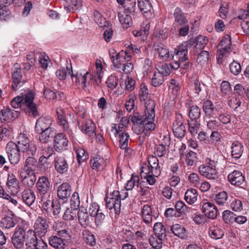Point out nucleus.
<instances>
[{"instance_id": "nucleus-1", "label": "nucleus", "mask_w": 249, "mask_h": 249, "mask_svg": "<svg viewBox=\"0 0 249 249\" xmlns=\"http://www.w3.org/2000/svg\"><path fill=\"white\" fill-rule=\"evenodd\" d=\"M117 2L123 6L124 12L118 13V16L123 28H127L132 24L131 16L135 15V0H116Z\"/></svg>"}, {"instance_id": "nucleus-2", "label": "nucleus", "mask_w": 249, "mask_h": 249, "mask_svg": "<svg viewBox=\"0 0 249 249\" xmlns=\"http://www.w3.org/2000/svg\"><path fill=\"white\" fill-rule=\"evenodd\" d=\"M17 139V145L22 152L32 156L36 154V146L34 143L30 142V140L25 134L20 133Z\"/></svg>"}, {"instance_id": "nucleus-3", "label": "nucleus", "mask_w": 249, "mask_h": 249, "mask_svg": "<svg viewBox=\"0 0 249 249\" xmlns=\"http://www.w3.org/2000/svg\"><path fill=\"white\" fill-rule=\"evenodd\" d=\"M26 229L23 227L18 226L15 230L11 238V243L17 249H22L26 242Z\"/></svg>"}, {"instance_id": "nucleus-4", "label": "nucleus", "mask_w": 249, "mask_h": 249, "mask_svg": "<svg viewBox=\"0 0 249 249\" xmlns=\"http://www.w3.org/2000/svg\"><path fill=\"white\" fill-rule=\"evenodd\" d=\"M22 97V104L26 106L24 110L30 116L36 117L38 115L36 105L34 103V94L31 91Z\"/></svg>"}, {"instance_id": "nucleus-5", "label": "nucleus", "mask_w": 249, "mask_h": 249, "mask_svg": "<svg viewBox=\"0 0 249 249\" xmlns=\"http://www.w3.org/2000/svg\"><path fill=\"white\" fill-rule=\"evenodd\" d=\"M5 151L10 162L14 165L18 164L20 160V149L17 146L16 143L9 142L7 143Z\"/></svg>"}, {"instance_id": "nucleus-6", "label": "nucleus", "mask_w": 249, "mask_h": 249, "mask_svg": "<svg viewBox=\"0 0 249 249\" xmlns=\"http://www.w3.org/2000/svg\"><path fill=\"white\" fill-rule=\"evenodd\" d=\"M131 121L133 123L132 129L137 134H140L144 132V121L146 120V116L141 115L138 112L135 113L133 115H130Z\"/></svg>"}, {"instance_id": "nucleus-7", "label": "nucleus", "mask_w": 249, "mask_h": 249, "mask_svg": "<svg viewBox=\"0 0 249 249\" xmlns=\"http://www.w3.org/2000/svg\"><path fill=\"white\" fill-rule=\"evenodd\" d=\"M34 228L35 230L34 231L37 234V236L40 237L44 236L48 232L49 228L47 219L42 216L38 217L35 222Z\"/></svg>"}, {"instance_id": "nucleus-8", "label": "nucleus", "mask_w": 249, "mask_h": 249, "mask_svg": "<svg viewBox=\"0 0 249 249\" xmlns=\"http://www.w3.org/2000/svg\"><path fill=\"white\" fill-rule=\"evenodd\" d=\"M69 141L63 133H58L54 136L53 147L55 151L60 152L67 149Z\"/></svg>"}, {"instance_id": "nucleus-9", "label": "nucleus", "mask_w": 249, "mask_h": 249, "mask_svg": "<svg viewBox=\"0 0 249 249\" xmlns=\"http://www.w3.org/2000/svg\"><path fill=\"white\" fill-rule=\"evenodd\" d=\"M36 187L40 196L50 194L51 185L47 177L45 176L40 177L36 182Z\"/></svg>"}, {"instance_id": "nucleus-10", "label": "nucleus", "mask_w": 249, "mask_h": 249, "mask_svg": "<svg viewBox=\"0 0 249 249\" xmlns=\"http://www.w3.org/2000/svg\"><path fill=\"white\" fill-rule=\"evenodd\" d=\"M202 211L205 216L209 218L214 219L217 216L218 210L216 206L213 203L207 202L203 204Z\"/></svg>"}, {"instance_id": "nucleus-11", "label": "nucleus", "mask_w": 249, "mask_h": 249, "mask_svg": "<svg viewBox=\"0 0 249 249\" xmlns=\"http://www.w3.org/2000/svg\"><path fill=\"white\" fill-rule=\"evenodd\" d=\"M17 222V216L12 211H8L0 221L1 227L6 229L14 227Z\"/></svg>"}, {"instance_id": "nucleus-12", "label": "nucleus", "mask_w": 249, "mask_h": 249, "mask_svg": "<svg viewBox=\"0 0 249 249\" xmlns=\"http://www.w3.org/2000/svg\"><path fill=\"white\" fill-rule=\"evenodd\" d=\"M231 41L230 36L228 35H225L218 45V47H221L219 49V55L223 56L226 55V53H230L231 51Z\"/></svg>"}, {"instance_id": "nucleus-13", "label": "nucleus", "mask_w": 249, "mask_h": 249, "mask_svg": "<svg viewBox=\"0 0 249 249\" xmlns=\"http://www.w3.org/2000/svg\"><path fill=\"white\" fill-rule=\"evenodd\" d=\"M52 123V120L49 117H40L36 122L35 131L37 133L42 132V131L50 128Z\"/></svg>"}, {"instance_id": "nucleus-14", "label": "nucleus", "mask_w": 249, "mask_h": 249, "mask_svg": "<svg viewBox=\"0 0 249 249\" xmlns=\"http://www.w3.org/2000/svg\"><path fill=\"white\" fill-rule=\"evenodd\" d=\"M199 172L203 176L209 179H216L218 178V175L215 168L210 166L201 165L199 167Z\"/></svg>"}, {"instance_id": "nucleus-15", "label": "nucleus", "mask_w": 249, "mask_h": 249, "mask_svg": "<svg viewBox=\"0 0 249 249\" xmlns=\"http://www.w3.org/2000/svg\"><path fill=\"white\" fill-rule=\"evenodd\" d=\"M19 115V112L7 107L0 112V120L2 123L8 120L16 119Z\"/></svg>"}, {"instance_id": "nucleus-16", "label": "nucleus", "mask_w": 249, "mask_h": 249, "mask_svg": "<svg viewBox=\"0 0 249 249\" xmlns=\"http://www.w3.org/2000/svg\"><path fill=\"white\" fill-rule=\"evenodd\" d=\"M54 162L55 169L58 173L62 174L68 172L69 164L64 157L57 156Z\"/></svg>"}, {"instance_id": "nucleus-17", "label": "nucleus", "mask_w": 249, "mask_h": 249, "mask_svg": "<svg viewBox=\"0 0 249 249\" xmlns=\"http://www.w3.org/2000/svg\"><path fill=\"white\" fill-rule=\"evenodd\" d=\"M153 230L155 235L159 240V243L156 245V247L161 248L162 240L166 236V229L161 223L157 222L154 224Z\"/></svg>"}, {"instance_id": "nucleus-18", "label": "nucleus", "mask_w": 249, "mask_h": 249, "mask_svg": "<svg viewBox=\"0 0 249 249\" xmlns=\"http://www.w3.org/2000/svg\"><path fill=\"white\" fill-rule=\"evenodd\" d=\"M188 51L183 45H179L178 48L174 49V54L172 59H176L179 63L185 62L188 60Z\"/></svg>"}, {"instance_id": "nucleus-19", "label": "nucleus", "mask_w": 249, "mask_h": 249, "mask_svg": "<svg viewBox=\"0 0 249 249\" xmlns=\"http://www.w3.org/2000/svg\"><path fill=\"white\" fill-rule=\"evenodd\" d=\"M78 124L81 131L88 135L89 136L92 137L94 134H95L96 128L95 124L92 120H89L85 123L83 122L81 124L78 123Z\"/></svg>"}, {"instance_id": "nucleus-20", "label": "nucleus", "mask_w": 249, "mask_h": 249, "mask_svg": "<svg viewBox=\"0 0 249 249\" xmlns=\"http://www.w3.org/2000/svg\"><path fill=\"white\" fill-rule=\"evenodd\" d=\"M228 178L231 184L236 186H240L245 181V178L242 173L236 170L230 173L228 176Z\"/></svg>"}, {"instance_id": "nucleus-21", "label": "nucleus", "mask_w": 249, "mask_h": 249, "mask_svg": "<svg viewBox=\"0 0 249 249\" xmlns=\"http://www.w3.org/2000/svg\"><path fill=\"white\" fill-rule=\"evenodd\" d=\"M71 186L69 183L63 182L57 188V195L60 199L64 200L71 194Z\"/></svg>"}, {"instance_id": "nucleus-22", "label": "nucleus", "mask_w": 249, "mask_h": 249, "mask_svg": "<svg viewBox=\"0 0 249 249\" xmlns=\"http://www.w3.org/2000/svg\"><path fill=\"white\" fill-rule=\"evenodd\" d=\"M105 201L106 202V207L109 210H111L113 208L115 213L117 214L120 213L121 203L119 199L107 196L105 198Z\"/></svg>"}, {"instance_id": "nucleus-23", "label": "nucleus", "mask_w": 249, "mask_h": 249, "mask_svg": "<svg viewBox=\"0 0 249 249\" xmlns=\"http://www.w3.org/2000/svg\"><path fill=\"white\" fill-rule=\"evenodd\" d=\"M37 234L33 230H26V242H25L26 246L33 249L39 240L37 239Z\"/></svg>"}, {"instance_id": "nucleus-24", "label": "nucleus", "mask_w": 249, "mask_h": 249, "mask_svg": "<svg viewBox=\"0 0 249 249\" xmlns=\"http://www.w3.org/2000/svg\"><path fill=\"white\" fill-rule=\"evenodd\" d=\"M138 6L146 17L151 16L152 6L149 0H137Z\"/></svg>"}, {"instance_id": "nucleus-25", "label": "nucleus", "mask_w": 249, "mask_h": 249, "mask_svg": "<svg viewBox=\"0 0 249 249\" xmlns=\"http://www.w3.org/2000/svg\"><path fill=\"white\" fill-rule=\"evenodd\" d=\"M164 140H167L165 143H161L157 144L155 147L154 154L159 157H163L166 154V146H169L170 144V138L168 136H164Z\"/></svg>"}, {"instance_id": "nucleus-26", "label": "nucleus", "mask_w": 249, "mask_h": 249, "mask_svg": "<svg viewBox=\"0 0 249 249\" xmlns=\"http://www.w3.org/2000/svg\"><path fill=\"white\" fill-rule=\"evenodd\" d=\"M173 131L176 137L180 139L184 137L186 129L183 122L175 121L173 125Z\"/></svg>"}, {"instance_id": "nucleus-27", "label": "nucleus", "mask_w": 249, "mask_h": 249, "mask_svg": "<svg viewBox=\"0 0 249 249\" xmlns=\"http://www.w3.org/2000/svg\"><path fill=\"white\" fill-rule=\"evenodd\" d=\"M175 18V22L174 23V27L183 25L188 23V20L185 18L184 13L178 8H177L174 13Z\"/></svg>"}, {"instance_id": "nucleus-28", "label": "nucleus", "mask_w": 249, "mask_h": 249, "mask_svg": "<svg viewBox=\"0 0 249 249\" xmlns=\"http://www.w3.org/2000/svg\"><path fill=\"white\" fill-rule=\"evenodd\" d=\"M144 102L145 116H148V118L150 120L154 119L155 117V102L152 99H148Z\"/></svg>"}, {"instance_id": "nucleus-29", "label": "nucleus", "mask_w": 249, "mask_h": 249, "mask_svg": "<svg viewBox=\"0 0 249 249\" xmlns=\"http://www.w3.org/2000/svg\"><path fill=\"white\" fill-rule=\"evenodd\" d=\"M154 50L157 51L159 52V56L160 58H164L165 60H169L172 59V54H170L169 52L168 49L164 48V45L161 43H158L154 44L153 46Z\"/></svg>"}, {"instance_id": "nucleus-30", "label": "nucleus", "mask_w": 249, "mask_h": 249, "mask_svg": "<svg viewBox=\"0 0 249 249\" xmlns=\"http://www.w3.org/2000/svg\"><path fill=\"white\" fill-rule=\"evenodd\" d=\"M21 196L23 202L29 206L34 203L36 199L34 192L30 189H25L22 192Z\"/></svg>"}, {"instance_id": "nucleus-31", "label": "nucleus", "mask_w": 249, "mask_h": 249, "mask_svg": "<svg viewBox=\"0 0 249 249\" xmlns=\"http://www.w3.org/2000/svg\"><path fill=\"white\" fill-rule=\"evenodd\" d=\"M78 221L80 225L86 228L90 223V220L87 209L79 210L78 212Z\"/></svg>"}, {"instance_id": "nucleus-32", "label": "nucleus", "mask_w": 249, "mask_h": 249, "mask_svg": "<svg viewBox=\"0 0 249 249\" xmlns=\"http://www.w3.org/2000/svg\"><path fill=\"white\" fill-rule=\"evenodd\" d=\"M241 143L238 141L234 142L231 145V156L235 159H239L243 153V147Z\"/></svg>"}, {"instance_id": "nucleus-33", "label": "nucleus", "mask_w": 249, "mask_h": 249, "mask_svg": "<svg viewBox=\"0 0 249 249\" xmlns=\"http://www.w3.org/2000/svg\"><path fill=\"white\" fill-rule=\"evenodd\" d=\"M49 243L50 245L56 249H64L65 243L60 237L52 236L49 239Z\"/></svg>"}, {"instance_id": "nucleus-34", "label": "nucleus", "mask_w": 249, "mask_h": 249, "mask_svg": "<svg viewBox=\"0 0 249 249\" xmlns=\"http://www.w3.org/2000/svg\"><path fill=\"white\" fill-rule=\"evenodd\" d=\"M67 5L64 8L67 12H73L82 6L81 0H66Z\"/></svg>"}, {"instance_id": "nucleus-35", "label": "nucleus", "mask_w": 249, "mask_h": 249, "mask_svg": "<svg viewBox=\"0 0 249 249\" xmlns=\"http://www.w3.org/2000/svg\"><path fill=\"white\" fill-rule=\"evenodd\" d=\"M39 140L42 143H46L50 138H54L56 135L54 130L53 128L50 127L46 130L42 131V132L39 133Z\"/></svg>"}, {"instance_id": "nucleus-36", "label": "nucleus", "mask_w": 249, "mask_h": 249, "mask_svg": "<svg viewBox=\"0 0 249 249\" xmlns=\"http://www.w3.org/2000/svg\"><path fill=\"white\" fill-rule=\"evenodd\" d=\"M22 76L21 74V69H18L14 71L12 74V78L13 84H12V88L13 90H17L18 89V87L21 86L19 84L21 83V80Z\"/></svg>"}, {"instance_id": "nucleus-37", "label": "nucleus", "mask_w": 249, "mask_h": 249, "mask_svg": "<svg viewBox=\"0 0 249 249\" xmlns=\"http://www.w3.org/2000/svg\"><path fill=\"white\" fill-rule=\"evenodd\" d=\"M197 195L196 189L193 188L188 189L185 194V200L189 204H193L197 199Z\"/></svg>"}, {"instance_id": "nucleus-38", "label": "nucleus", "mask_w": 249, "mask_h": 249, "mask_svg": "<svg viewBox=\"0 0 249 249\" xmlns=\"http://www.w3.org/2000/svg\"><path fill=\"white\" fill-rule=\"evenodd\" d=\"M83 238L88 245L93 247L96 244V239L94 235L89 230H85L82 232Z\"/></svg>"}, {"instance_id": "nucleus-39", "label": "nucleus", "mask_w": 249, "mask_h": 249, "mask_svg": "<svg viewBox=\"0 0 249 249\" xmlns=\"http://www.w3.org/2000/svg\"><path fill=\"white\" fill-rule=\"evenodd\" d=\"M209 233L211 238L215 240H217L223 237L224 231L219 228L213 227L210 228Z\"/></svg>"}, {"instance_id": "nucleus-40", "label": "nucleus", "mask_w": 249, "mask_h": 249, "mask_svg": "<svg viewBox=\"0 0 249 249\" xmlns=\"http://www.w3.org/2000/svg\"><path fill=\"white\" fill-rule=\"evenodd\" d=\"M171 231L176 236L180 238H184L185 235V228L179 224H174L171 227Z\"/></svg>"}, {"instance_id": "nucleus-41", "label": "nucleus", "mask_w": 249, "mask_h": 249, "mask_svg": "<svg viewBox=\"0 0 249 249\" xmlns=\"http://www.w3.org/2000/svg\"><path fill=\"white\" fill-rule=\"evenodd\" d=\"M203 110L206 116L209 117L212 116L214 110L213 102L210 100L204 101L203 105Z\"/></svg>"}, {"instance_id": "nucleus-42", "label": "nucleus", "mask_w": 249, "mask_h": 249, "mask_svg": "<svg viewBox=\"0 0 249 249\" xmlns=\"http://www.w3.org/2000/svg\"><path fill=\"white\" fill-rule=\"evenodd\" d=\"M69 74L72 78H73L74 77L75 78V82L76 83H80L81 82L82 83H83L84 86H85L86 82L87 80V77L88 75L89 74V72H87L85 74H84V75H82V74L80 73L77 72L75 75L73 74L72 71H69ZM72 80L74 81L73 79H72Z\"/></svg>"}, {"instance_id": "nucleus-43", "label": "nucleus", "mask_w": 249, "mask_h": 249, "mask_svg": "<svg viewBox=\"0 0 249 249\" xmlns=\"http://www.w3.org/2000/svg\"><path fill=\"white\" fill-rule=\"evenodd\" d=\"M56 112L58 117V123L59 125L63 126L64 128L68 127V124L66 120L63 109L61 108H58L56 109Z\"/></svg>"}, {"instance_id": "nucleus-44", "label": "nucleus", "mask_w": 249, "mask_h": 249, "mask_svg": "<svg viewBox=\"0 0 249 249\" xmlns=\"http://www.w3.org/2000/svg\"><path fill=\"white\" fill-rule=\"evenodd\" d=\"M104 164V159L99 157H95L90 160V165L93 169L102 170Z\"/></svg>"}, {"instance_id": "nucleus-45", "label": "nucleus", "mask_w": 249, "mask_h": 249, "mask_svg": "<svg viewBox=\"0 0 249 249\" xmlns=\"http://www.w3.org/2000/svg\"><path fill=\"white\" fill-rule=\"evenodd\" d=\"M201 115V110L197 106L193 105L190 107L189 116L191 120H198Z\"/></svg>"}, {"instance_id": "nucleus-46", "label": "nucleus", "mask_w": 249, "mask_h": 249, "mask_svg": "<svg viewBox=\"0 0 249 249\" xmlns=\"http://www.w3.org/2000/svg\"><path fill=\"white\" fill-rule=\"evenodd\" d=\"M64 203L60 201L58 199H56L54 202L52 203L53 209V213L54 215L59 216V214L65 209L64 206Z\"/></svg>"}, {"instance_id": "nucleus-47", "label": "nucleus", "mask_w": 249, "mask_h": 249, "mask_svg": "<svg viewBox=\"0 0 249 249\" xmlns=\"http://www.w3.org/2000/svg\"><path fill=\"white\" fill-rule=\"evenodd\" d=\"M236 215L230 210H225L222 213V219L227 224L232 223L235 220Z\"/></svg>"}, {"instance_id": "nucleus-48", "label": "nucleus", "mask_w": 249, "mask_h": 249, "mask_svg": "<svg viewBox=\"0 0 249 249\" xmlns=\"http://www.w3.org/2000/svg\"><path fill=\"white\" fill-rule=\"evenodd\" d=\"M139 92L141 102H145L149 96L148 88L145 84H141Z\"/></svg>"}, {"instance_id": "nucleus-49", "label": "nucleus", "mask_w": 249, "mask_h": 249, "mask_svg": "<svg viewBox=\"0 0 249 249\" xmlns=\"http://www.w3.org/2000/svg\"><path fill=\"white\" fill-rule=\"evenodd\" d=\"M208 42V38L202 36H198L196 38L195 48L202 50Z\"/></svg>"}, {"instance_id": "nucleus-50", "label": "nucleus", "mask_w": 249, "mask_h": 249, "mask_svg": "<svg viewBox=\"0 0 249 249\" xmlns=\"http://www.w3.org/2000/svg\"><path fill=\"white\" fill-rule=\"evenodd\" d=\"M149 166L155 171L156 174L160 173V167L159 166V160L156 156H152L149 158L148 164Z\"/></svg>"}, {"instance_id": "nucleus-51", "label": "nucleus", "mask_w": 249, "mask_h": 249, "mask_svg": "<svg viewBox=\"0 0 249 249\" xmlns=\"http://www.w3.org/2000/svg\"><path fill=\"white\" fill-rule=\"evenodd\" d=\"M120 138L119 143L120 148L122 149H126L127 148L128 140L129 136L127 133L122 132L119 135Z\"/></svg>"}, {"instance_id": "nucleus-52", "label": "nucleus", "mask_w": 249, "mask_h": 249, "mask_svg": "<svg viewBox=\"0 0 249 249\" xmlns=\"http://www.w3.org/2000/svg\"><path fill=\"white\" fill-rule=\"evenodd\" d=\"M155 171L152 169L149 165L144 163L141 167V172L140 176L142 178H145L146 177L149 175H156Z\"/></svg>"}, {"instance_id": "nucleus-53", "label": "nucleus", "mask_w": 249, "mask_h": 249, "mask_svg": "<svg viewBox=\"0 0 249 249\" xmlns=\"http://www.w3.org/2000/svg\"><path fill=\"white\" fill-rule=\"evenodd\" d=\"M189 131L191 134L195 136L197 133V129L199 128L200 123L198 120H191V121L188 122Z\"/></svg>"}, {"instance_id": "nucleus-54", "label": "nucleus", "mask_w": 249, "mask_h": 249, "mask_svg": "<svg viewBox=\"0 0 249 249\" xmlns=\"http://www.w3.org/2000/svg\"><path fill=\"white\" fill-rule=\"evenodd\" d=\"M127 55L126 52L123 51L117 53L116 55V58L113 59V64L115 67H119L120 66L118 64V62H124L126 60V55Z\"/></svg>"}, {"instance_id": "nucleus-55", "label": "nucleus", "mask_w": 249, "mask_h": 249, "mask_svg": "<svg viewBox=\"0 0 249 249\" xmlns=\"http://www.w3.org/2000/svg\"><path fill=\"white\" fill-rule=\"evenodd\" d=\"M230 71L234 75H238L241 71L240 64L237 61L233 60L229 65Z\"/></svg>"}, {"instance_id": "nucleus-56", "label": "nucleus", "mask_w": 249, "mask_h": 249, "mask_svg": "<svg viewBox=\"0 0 249 249\" xmlns=\"http://www.w3.org/2000/svg\"><path fill=\"white\" fill-rule=\"evenodd\" d=\"M139 178L138 176L132 175L131 178L127 181L125 188L126 190H131L135 186H139Z\"/></svg>"}, {"instance_id": "nucleus-57", "label": "nucleus", "mask_w": 249, "mask_h": 249, "mask_svg": "<svg viewBox=\"0 0 249 249\" xmlns=\"http://www.w3.org/2000/svg\"><path fill=\"white\" fill-rule=\"evenodd\" d=\"M23 172H21L20 174L21 177L23 178V179L22 180V183L26 185L28 187H32L36 181V177H23Z\"/></svg>"}, {"instance_id": "nucleus-58", "label": "nucleus", "mask_w": 249, "mask_h": 249, "mask_svg": "<svg viewBox=\"0 0 249 249\" xmlns=\"http://www.w3.org/2000/svg\"><path fill=\"white\" fill-rule=\"evenodd\" d=\"M228 195L225 191H222L216 195L214 199L216 203L219 205H223L227 200Z\"/></svg>"}, {"instance_id": "nucleus-59", "label": "nucleus", "mask_w": 249, "mask_h": 249, "mask_svg": "<svg viewBox=\"0 0 249 249\" xmlns=\"http://www.w3.org/2000/svg\"><path fill=\"white\" fill-rule=\"evenodd\" d=\"M93 217H95V224L96 226L100 227L104 223L106 216L100 209Z\"/></svg>"}, {"instance_id": "nucleus-60", "label": "nucleus", "mask_w": 249, "mask_h": 249, "mask_svg": "<svg viewBox=\"0 0 249 249\" xmlns=\"http://www.w3.org/2000/svg\"><path fill=\"white\" fill-rule=\"evenodd\" d=\"M164 81V77L161 74L154 73L151 80V84L155 87L161 85Z\"/></svg>"}, {"instance_id": "nucleus-61", "label": "nucleus", "mask_w": 249, "mask_h": 249, "mask_svg": "<svg viewBox=\"0 0 249 249\" xmlns=\"http://www.w3.org/2000/svg\"><path fill=\"white\" fill-rule=\"evenodd\" d=\"M118 78L115 75H111L109 76L106 81L108 88L111 89H115L118 85Z\"/></svg>"}, {"instance_id": "nucleus-62", "label": "nucleus", "mask_w": 249, "mask_h": 249, "mask_svg": "<svg viewBox=\"0 0 249 249\" xmlns=\"http://www.w3.org/2000/svg\"><path fill=\"white\" fill-rule=\"evenodd\" d=\"M209 53L207 51H201L197 58V62L201 65L209 60Z\"/></svg>"}, {"instance_id": "nucleus-63", "label": "nucleus", "mask_w": 249, "mask_h": 249, "mask_svg": "<svg viewBox=\"0 0 249 249\" xmlns=\"http://www.w3.org/2000/svg\"><path fill=\"white\" fill-rule=\"evenodd\" d=\"M80 204V200L78 194L75 192L73 194L71 199V207L73 210H76L78 208Z\"/></svg>"}, {"instance_id": "nucleus-64", "label": "nucleus", "mask_w": 249, "mask_h": 249, "mask_svg": "<svg viewBox=\"0 0 249 249\" xmlns=\"http://www.w3.org/2000/svg\"><path fill=\"white\" fill-rule=\"evenodd\" d=\"M157 69L159 71L158 74H161L163 77L169 75L171 72L170 69L166 63H162Z\"/></svg>"}]
</instances>
